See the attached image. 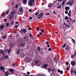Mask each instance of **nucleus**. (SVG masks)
Segmentation results:
<instances>
[{
    "mask_svg": "<svg viewBox=\"0 0 76 76\" xmlns=\"http://www.w3.org/2000/svg\"><path fill=\"white\" fill-rule=\"evenodd\" d=\"M23 13V8H20L19 9V11L18 13L19 15H22Z\"/></svg>",
    "mask_w": 76,
    "mask_h": 76,
    "instance_id": "nucleus-1",
    "label": "nucleus"
},
{
    "mask_svg": "<svg viewBox=\"0 0 76 76\" xmlns=\"http://www.w3.org/2000/svg\"><path fill=\"white\" fill-rule=\"evenodd\" d=\"M68 5H70V6H72L73 4V0H71L69 1L68 3H67Z\"/></svg>",
    "mask_w": 76,
    "mask_h": 76,
    "instance_id": "nucleus-2",
    "label": "nucleus"
},
{
    "mask_svg": "<svg viewBox=\"0 0 76 76\" xmlns=\"http://www.w3.org/2000/svg\"><path fill=\"white\" fill-rule=\"evenodd\" d=\"M44 14V13H41L40 14H39L38 15V19H40V18H42L43 16V15Z\"/></svg>",
    "mask_w": 76,
    "mask_h": 76,
    "instance_id": "nucleus-3",
    "label": "nucleus"
},
{
    "mask_svg": "<svg viewBox=\"0 0 76 76\" xmlns=\"http://www.w3.org/2000/svg\"><path fill=\"white\" fill-rule=\"evenodd\" d=\"M26 31L27 30L25 29H22L20 31V32L21 33H24V34H26Z\"/></svg>",
    "mask_w": 76,
    "mask_h": 76,
    "instance_id": "nucleus-4",
    "label": "nucleus"
},
{
    "mask_svg": "<svg viewBox=\"0 0 76 76\" xmlns=\"http://www.w3.org/2000/svg\"><path fill=\"white\" fill-rule=\"evenodd\" d=\"M25 42H22L20 43V45L21 47H23L25 46Z\"/></svg>",
    "mask_w": 76,
    "mask_h": 76,
    "instance_id": "nucleus-5",
    "label": "nucleus"
},
{
    "mask_svg": "<svg viewBox=\"0 0 76 76\" xmlns=\"http://www.w3.org/2000/svg\"><path fill=\"white\" fill-rule=\"evenodd\" d=\"M71 20H73L71 18H70L69 19H68V20H67V22H68V23H69V25H70L71 24Z\"/></svg>",
    "mask_w": 76,
    "mask_h": 76,
    "instance_id": "nucleus-6",
    "label": "nucleus"
},
{
    "mask_svg": "<svg viewBox=\"0 0 76 76\" xmlns=\"http://www.w3.org/2000/svg\"><path fill=\"white\" fill-rule=\"evenodd\" d=\"M23 39L25 41L28 42V41H29V39H28V37H23Z\"/></svg>",
    "mask_w": 76,
    "mask_h": 76,
    "instance_id": "nucleus-7",
    "label": "nucleus"
},
{
    "mask_svg": "<svg viewBox=\"0 0 76 76\" xmlns=\"http://www.w3.org/2000/svg\"><path fill=\"white\" fill-rule=\"evenodd\" d=\"M0 69L1 70H2L3 72H5V71L4 70L5 69V68H4V66H1Z\"/></svg>",
    "mask_w": 76,
    "mask_h": 76,
    "instance_id": "nucleus-8",
    "label": "nucleus"
},
{
    "mask_svg": "<svg viewBox=\"0 0 76 76\" xmlns=\"http://www.w3.org/2000/svg\"><path fill=\"white\" fill-rule=\"evenodd\" d=\"M48 71L50 73H53L54 72V70L53 69H51L50 68L48 69Z\"/></svg>",
    "mask_w": 76,
    "mask_h": 76,
    "instance_id": "nucleus-9",
    "label": "nucleus"
},
{
    "mask_svg": "<svg viewBox=\"0 0 76 76\" xmlns=\"http://www.w3.org/2000/svg\"><path fill=\"white\" fill-rule=\"evenodd\" d=\"M20 49H18L16 51V54L17 55H18L19 54V53H20Z\"/></svg>",
    "mask_w": 76,
    "mask_h": 76,
    "instance_id": "nucleus-10",
    "label": "nucleus"
},
{
    "mask_svg": "<svg viewBox=\"0 0 76 76\" xmlns=\"http://www.w3.org/2000/svg\"><path fill=\"white\" fill-rule=\"evenodd\" d=\"M4 26L3 25H2L0 27V31H3V30H2V29L3 28H4Z\"/></svg>",
    "mask_w": 76,
    "mask_h": 76,
    "instance_id": "nucleus-11",
    "label": "nucleus"
},
{
    "mask_svg": "<svg viewBox=\"0 0 76 76\" xmlns=\"http://www.w3.org/2000/svg\"><path fill=\"white\" fill-rule=\"evenodd\" d=\"M22 2L24 4H26L27 3V0H23Z\"/></svg>",
    "mask_w": 76,
    "mask_h": 76,
    "instance_id": "nucleus-12",
    "label": "nucleus"
},
{
    "mask_svg": "<svg viewBox=\"0 0 76 76\" xmlns=\"http://www.w3.org/2000/svg\"><path fill=\"white\" fill-rule=\"evenodd\" d=\"M33 4V3H32V1H29V3H28V4L29 6H31L32 4Z\"/></svg>",
    "mask_w": 76,
    "mask_h": 76,
    "instance_id": "nucleus-13",
    "label": "nucleus"
},
{
    "mask_svg": "<svg viewBox=\"0 0 76 76\" xmlns=\"http://www.w3.org/2000/svg\"><path fill=\"white\" fill-rule=\"evenodd\" d=\"M72 13V11L71 10H69V12L68 14V15L69 16V17H71V14Z\"/></svg>",
    "mask_w": 76,
    "mask_h": 76,
    "instance_id": "nucleus-14",
    "label": "nucleus"
},
{
    "mask_svg": "<svg viewBox=\"0 0 76 76\" xmlns=\"http://www.w3.org/2000/svg\"><path fill=\"white\" fill-rule=\"evenodd\" d=\"M75 64H76V63L75 62L73 61H72L71 62V64H72V66H75Z\"/></svg>",
    "mask_w": 76,
    "mask_h": 76,
    "instance_id": "nucleus-15",
    "label": "nucleus"
},
{
    "mask_svg": "<svg viewBox=\"0 0 76 76\" xmlns=\"http://www.w3.org/2000/svg\"><path fill=\"white\" fill-rule=\"evenodd\" d=\"M0 51L2 54H4V51L3 50L1 49Z\"/></svg>",
    "mask_w": 76,
    "mask_h": 76,
    "instance_id": "nucleus-16",
    "label": "nucleus"
},
{
    "mask_svg": "<svg viewBox=\"0 0 76 76\" xmlns=\"http://www.w3.org/2000/svg\"><path fill=\"white\" fill-rule=\"evenodd\" d=\"M58 73H60V74H63V71H60V70L59 69H58Z\"/></svg>",
    "mask_w": 76,
    "mask_h": 76,
    "instance_id": "nucleus-17",
    "label": "nucleus"
},
{
    "mask_svg": "<svg viewBox=\"0 0 76 76\" xmlns=\"http://www.w3.org/2000/svg\"><path fill=\"white\" fill-rule=\"evenodd\" d=\"M29 37H31V39H34V37L33 35L31 34H29Z\"/></svg>",
    "mask_w": 76,
    "mask_h": 76,
    "instance_id": "nucleus-18",
    "label": "nucleus"
},
{
    "mask_svg": "<svg viewBox=\"0 0 76 76\" xmlns=\"http://www.w3.org/2000/svg\"><path fill=\"white\" fill-rule=\"evenodd\" d=\"M52 4L50 3V4H49L48 5V7H49V8H50V7H51V6H52Z\"/></svg>",
    "mask_w": 76,
    "mask_h": 76,
    "instance_id": "nucleus-19",
    "label": "nucleus"
},
{
    "mask_svg": "<svg viewBox=\"0 0 76 76\" xmlns=\"http://www.w3.org/2000/svg\"><path fill=\"white\" fill-rule=\"evenodd\" d=\"M5 75L6 76H8L9 75V72L7 71L5 72Z\"/></svg>",
    "mask_w": 76,
    "mask_h": 76,
    "instance_id": "nucleus-20",
    "label": "nucleus"
},
{
    "mask_svg": "<svg viewBox=\"0 0 76 76\" xmlns=\"http://www.w3.org/2000/svg\"><path fill=\"white\" fill-rule=\"evenodd\" d=\"M65 3H66V2L65 1V0H64L62 3V6H64V4H65Z\"/></svg>",
    "mask_w": 76,
    "mask_h": 76,
    "instance_id": "nucleus-21",
    "label": "nucleus"
},
{
    "mask_svg": "<svg viewBox=\"0 0 76 76\" xmlns=\"http://www.w3.org/2000/svg\"><path fill=\"white\" fill-rule=\"evenodd\" d=\"M13 17V14H12L10 16V19L12 18Z\"/></svg>",
    "mask_w": 76,
    "mask_h": 76,
    "instance_id": "nucleus-22",
    "label": "nucleus"
},
{
    "mask_svg": "<svg viewBox=\"0 0 76 76\" xmlns=\"http://www.w3.org/2000/svg\"><path fill=\"white\" fill-rule=\"evenodd\" d=\"M69 10V7L68 6H66L65 7V10Z\"/></svg>",
    "mask_w": 76,
    "mask_h": 76,
    "instance_id": "nucleus-23",
    "label": "nucleus"
},
{
    "mask_svg": "<svg viewBox=\"0 0 76 76\" xmlns=\"http://www.w3.org/2000/svg\"><path fill=\"white\" fill-rule=\"evenodd\" d=\"M47 66H48V65L47 64H45L43 65V67L44 68H46V67H47Z\"/></svg>",
    "mask_w": 76,
    "mask_h": 76,
    "instance_id": "nucleus-24",
    "label": "nucleus"
},
{
    "mask_svg": "<svg viewBox=\"0 0 76 76\" xmlns=\"http://www.w3.org/2000/svg\"><path fill=\"white\" fill-rule=\"evenodd\" d=\"M10 72H15V71L13 69H10Z\"/></svg>",
    "mask_w": 76,
    "mask_h": 76,
    "instance_id": "nucleus-25",
    "label": "nucleus"
},
{
    "mask_svg": "<svg viewBox=\"0 0 76 76\" xmlns=\"http://www.w3.org/2000/svg\"><path fill=\"white\" fill-rule=\"evenodd\" d=\"M70 38L72 39V42H73V43H75V39H73V38H72L71 37Z\"/></svg>",
    "mask_w": 76,
    "mask_h": 76,
    "instance_id": "nucleus-26",
    "label": "nucleus"
},
{
    "mask_svg": "<svg viewBox=\"0 0 76 76\" xmlns=\"http://www.w3.org/2000/svg\"><path fill=\"white\" fill-rule=\"evenodd\" d=\"M69 17H67V16H66L65 17V20H67V19H69Z\"/></svg>",
    "mask_w": 76,
    "mask_h": 76,
    "instance_id": "nucleus-27",
    "label": "nucleus"
},
{
    "mask_svg": "<svg viewBox=\"0 0 76 76\" xmlns=\"http://www.w3.org/2000/svg\"><path fill=\"white\" fill-rule=\"evenodd\" d=\"M73 69H72L71 71V75H73Z\"/></svg>",
    "mask_w": 76,
    "mask_h": 76,
    "instance_id": "nucleus-28",
    "label": "nucleus"
},
{
    "mask_svg": "<svg viewBox=\"0 0 76 76\" xmlns=\"http://www.w3.org/2000/svg\"><path fill=\"white\" fill-rule=\"evenodd\" d=\"M11 50V49H10L7 52V53L8 54H9L10 53V51Z\"/></svg>",
    "mask_w": 76,
    "mask_h": 76,
    "instance_id": "nucleus-29",
    "label": "nucleus"
},
{
    "mask_svg": "<svg viewBox=\"0 0 76 76\" xmlns=\"http://www.w3.org/2000/svg\"><path fill=\"white\" fill-rule=\"evenodd\" d=\"M41 32L42 33H44V30L42 28L41 30Z\"/></svg>",
    "mask_w": 76,
    "mask_h": 76,
    "instance_id": "nucleus-30",
    "label": "nucleus"
},
{
    "mask_svg": "<svg viewBox=\"0 0 76 76\" xmlns=\"http://www.w3.org/2000/svg\"><path fill=\"white\" fill-rule=\"evenodd\" d=\"M6 38V36H4L2 37V38H3V39H5Z\"/></svg>",
    "mask_w": 76,
    "mask_h": 76,
    "instance_id": "nucleus-31",
    "label": "nucleus"
},
{
    "mask_svg": "<svg viewBox=\"0 0 76 76\" xmlns=\"http://www.w3.org/2000/svg\"><path fill=\"white\" fill-rule=\"evenodd\" d=\"M11 24L12 25H13V24H14V21H12L11 22Z\"/></svg>",
    "mask_w": 76,
    "mask_h": 76,
    "instance_id": "nucleus-32",
    "label": "nucleus"
},
{
    "mask_svg": "<svg viewBox=\"0 0 76 76\" xmlns=\"http://www.w3.org/2000/svg\"><path fill=\"white\" fill-rule=\"evenodd\" d=\"M57 8V9H60V8H61V5H60L59 6H58Z\"/></svg>",
    "mask_w": 76,
    "mask_h": 76,
    "instance_id": "nucleus-33",
    "label": "nucleus"
},
{
    "mask_svg": "<svg viewBox=\"0 0 76 76\" xmlns=\"http://www.w3.org/2000/svg\"><path fill=\"white\" fill-rule=\"evenodd\" d=\"M9 11L8 10L6 12V13L7 15H8L9 14Z\"/></svg>",
    "mask_w": 76,
    "mask_h": 76,
    "instance_id": "nucleus-34",
    "label": "nucleus"
},
{
    "mask_svg": "<svg viewBox=\"0 0 76 76\" xmlns=\"http://www.w3.org/2000/svg\"><path fill=\"white\" fill-rule=\"evenodd\" d=\"M16 12H15V11H14V12H12V14L13 15V14H15Z\"/></svg>",
    "mask_w": 76,
    "mask_h": 76,
    "instance_id": "nucleus-35",
    "label": "nucleus"
},
{
    "mask_svg": "<svg viewBox=\"0 0 76 76\" xmlns=\"http://www.w3.org/2000/svg\"><path fill=\"white\" fill-rule=\"evenodd\" d=\"M38 15V12H37L35 14V15H36V16H37Z\"/></svg>",
    "mask_w": 76,
    "mask_h": 76,
    "instance_id": "nucleus-36",
    "label": "nucleus"
},
{
    "mask_svg": "<svg viewBox=\"0 0 76 76\" xmlns=\"http://www.w3.org/2000/svg\"><path fill=\"white\" fill-rule=\"evenodd\" d=\"M67 37V36H66V35H65L64 36V38H65V39H67V37Z\"/></svg>",
    "mask_w": 76,
    "mask_h": 76,
    "instance_id": "nucleus-37",
    "label": "nucleus"
},
{
    "mask_svg": "<svg viewBox=\"0 0 76 76\" xmlns=\"http://www.w3.org/2000/svg\"><path fill=\"white\" fill-rule=\"evenodd\" d=\"M18 4H17L15 7V8L17 9V8H18Z\"/></svg>",
    "mask_w": 76,
    "mask_h": 76,
    "instance_id": "nucleus-38",
    "label": "nucleus"
},
{
    "mask_svg": "<svg viewBox=\"0 0 76 76\" xmlns=\"http://www.w3.org/2000/svg\"><path fill=\"white\" fill-rule=\"evenodd\" d=\"M36 30L37 31H39V28H38V27H37L36 28Z\"/></svg>",
    "mask_w": 76,
    "mask_h": 76,
    "instance_id": "nucleus-39",
    "label": "nucleus"
},
{
    "mask_svg": "<svg viewBox=\"0 0 76 76\" xmlns=\"http://www.w3.org/2000/svg\"><path fill=\"white\" fill-rule=\"evenodd\" d=\"M66 46V44H64L63 47V48H64Z\"/></svg>",
    "mask_w": 76,
    "mask_h": 76,
    "instance_id": "nucleus-40",
    "label": "nucleus"
},
{
    "mask_svg": "<svg viewBox=\"0 0 76 76\" xmlns=\"http://www.w3.org/2000/svg\"><path fill=\"white\" fill-rule=\"evenodd\" d=\"M5 59H7V58H8V56L7 55H6L5 57Z\"/></svg>",
    "mask_w": 76,
    "mask_h": 76,
    "instance_id": "nucleus-41",
    "label": "nucleus"
},
{
    "mask_svg": "<svg viewBox=\"0 0 76 76\" xmlns=\"http://www.w3.org/2000/svg\"><path fill=\"white\" fill-rule=\"evenodd\" d=\"M27 42L29 44H31V41L30 40H29V41H28V42Z\"/></svg>",
    "mask_w": 76,
    "mask_h": 76,
    "instance_id": "nucleus-42",
    "label": "nucleus"
},
{
    "mask_svg": "<svg viewBox=\"0 0 76 76\" xmlns=\"http://www.w3.org/2000/svg\"><path fill=\"white\" fill-rule=\"evenodd\" d=\"M66 51H69V49L68 48H66Z\"/></svg>",
    "mask_w": 76,
    "mask_h": 76,
    "instance_id": "nucleus-43",
    "label": "nucleus"
},
{
    "mask_svg": "<svg viewBox=\"0 0 76 76\" xmlns=\"http://www.w3.org/2000/svg\"><path fill=\"white\" fill-rule=\"evenodd\" d=\"M71 57L72 58H74V55H72L71 56Z\"/></svg>",
    "mask_w": 76,
    "mask_h": 76,
    "instance_id": "nucleus-44",
    "label": "nucleus"
},
{
    "mask_svg": "<svg viewBox=\"0 0 76 76\" xmlns=\"http://www.w3.org/2000/svg\"><path fill=\"white\" fill-rule=\"evenodd\" d=\"M35 63H36V64H37V63H39V61H35Z\"/></svg>",
    "mask_w": 76,
    "mask_h": 76,
    "instance_id": "nucleus-45",
    "label": "nucleus"
},
{
    "mask_svg": "<svg viewBox=\"0 0 76 76\" xmlns=\"http://www.w3.org/2000/svg\"><path fill=\"white\" fill-rule=\"evenodd\" d=\"M9 25V23H6V26H8Z\"/></svg>",
    "mask_w": 76,
    "mask_h": 76,
    "instance_id": "nucleus-46",
    "label": "nucleus"
},
{
    "mask_svg": "<svg viewBox=\"0 0 76 76\" xmlns=\"http://www.w3.org/2000/svg\"><path fill=\"white\" fill-rule=\"evenodd\" d=\"M48 50L49 51H51V48H49L48 49Z\"/></svg>",
    "mask_w": 76,
    "mask_h": 76,
    "instance_id": "nucleus-47",
    "label": "nucleus"
},
{
    "mask_svg": "<svg viewBox=\"0 0 76 76\" xmlns=\"http://www.w3.org/2000/svg\"><path fill=\"white\" fill-rule=\"evenodd\" d=\"M10 48H12V47H13V45H12V44H11L10 45Z\"/></svg>",
    "mask_w": 76,
    "mask_h": 76,
    "instance_id": "nucleus-48",
    "label": "nucleus"
},
{
    "mask_svg": "<svg viewBox=\"0 0 76 76\" xmlns=\"http://www.w3.org/2000/svg\"><path fill=\"white\" fill-rule=\"evenodd\" d=\"M46 44L48 45V44H49V42H46Z\"/></svg>",
    "mask_w": 76,
    "mask_h": 76,
    "instance_id": "nucleus-49",
    "label": "nucleus"
},
{
    "mask_svg": "<svg viewBox=\"0 0 76 76\" xmlns=\"http://www.w3.org/2000/svg\"><path fill=\"white\" fill-rule=\"evenodd\" d=\"M65 13L66 14H68V11H65Z\"/></svg>",
    "mask_w": 76,
    "mask_h": 76,
    "instance_id": "nucleus-50",
    "label": "nucleus"
},
{
    "mask_svg": "<svg viewBox=\"0 0 76 76\" xmlns=\"http://www.w3.org/2000/svg\"><path fill=\"white\" fill-rule=\"evenodd\" d=\"M30 1H32V2H34L35 1L34 0H30Z\"/></svg>",
    "mask_w": 76,
    "mask_h": 76,
    "instance_id": "nucleus-51",
    "label": "nucleus"
},
{
    "mask_svg": "<svg viewBox=\"0 0 76 76\" xmlns=\"http://www.w3.org/2000/svg\"><path fill=\"white\" fill-rule=\"evenodd\" d=\"M19 26H17L14 27L15 28H18Z\"/></svg>",
    "mask_w": 76,
    "mask_h": 76,
    "instance_id": "nucleus-52",
    "label": "nucleus"
},
{
    "mask_svg": "<svg viewBox=\"0 0 76 76\" xmlns=\"http://www.w3.org/2000/svg\"><path fill=\"white\" fill-rule=\"evenodd\" d=\"M39 76H43V74H39Z\"/></svg>",
    "mask_w": 76,
    "mask_h": 76,
    "instance_id": "nucleus-53",
    "label": "nucleus"
},
{
    "mask_svg": "<svg viewBox=\"0 0 76 76\" xmlns=\"http://www.w3.org/2000/svg\"><path fill=\"white\" fill-rule=\"evenodd\" d=\"M53 13L54 14V15H56V13L55 12V11H53Z\"/></svg>",
    "mask_w": 76,
    "mask_h": 76,
    "instance_id": "nucleus-54",
    "label": "nucleus"
},
{
    "mask_svg": "<svg viewBox=\"0 0 76 76\" xmlns=\"http://www.w3.org/2000/svg\"><path fill=\"white\" fill-rule=\"evenodd\" d=\"M74 73H75V75H76V70H75L74 71Z\"/></svg>",
    "mask_w": 76,
    "mask_h": 76,
    "instance_id": "nucleus-55",
    "label": "nucleus"
},
{
    "mask_svg": "<svg viewBox=\"0 0 76 76\" xmlns=\"http://www.w3.org/2000/svg\"><path fill=\"white\" fill-rule=\"evenodd\" d=\"M38 50L39 51H40V48H38Z\"/></svg>",
    "mask_w": 76,
    "mask_h": 76,
    "instance_id": "nucleus-56",
    "label": "nucleus"
},
{
    "mask_svg": "<svg viewBox=\"0 0 76 76\" xmlns=\"http://www.w3.org/2000/svg\"><path fill=\"white\" fill-rule=\"evenodd\" d=\"M3 58H4V57H5V54H4V55H3Z\"/></svg>",
    "mask_w": 76,
    "mask_h": 76,
    "instance_id": "nucleus-57",
    "label": "nucleus"
},
{
    "mask_svg": "<svg viewBox=\"0 0 76 76\" xmlns=\"http://www.w3.org/2000/svg\"><path fill=\"white\" fill-rule=\"evenodd\" d=\"M29 19L30 20H31V19H32V17H30Z\"/></svg>",
    "mask_w": 76,
    "mask_h": 76,
    "instance_id": "nucleus-58",
    "label": "nucleus"
},
{
    "mask_svg": "<svg viewBox=\"0 0 76 76\" xmlns=\"http://www.w3.org/2000/svg\"><path fill=\"white\" fill-rule=\"evenodd\" d=\"M39 35H42V33L41 32H39Z\"/></svg>",
    "mask_w": 76,
    "mask_h": 76,
    "instance_id": "nucleus-59",
    "label": "nucleus"
},
{
    "mask_svg": "<svg viewBox=\"0 0 76 76\" xmlns=\"http://www.w3.org/2000/svg\"><path fill=\"white\" fill-rule=\"evenodd\" d=\"M63 1V0H58V1H60V2H61Z\"/></svg>",
    "mask_w": 76,
    "mask_h": 76,
    "instance_id": "nucleus-60",
    "label": "nucleus"
},
{
    "mask_svg": "<svg viewBox=\"0 0 76 76\" xmlns=\"http://www.w3.org/2000/svg\"><path fill=\"white\" fill-rule=\"evenodd\" d=\"M4 22H7V19H4Z\"/></svg>",
    "mask_w": 76,
    "mask_h": 76,
    "instance_id": "nucleus-61",
    "label": "nucleus"
},
{
    "mask_svg": "<svg viewBox=\"0 0 76 76\" xmlns=\"http://www.w3.org/2000/svg\"><path fill=\"white\" fill-rule=\"evenodd\" d=\"M50 47V45H47V47H48V48H49Z\"/></svg>",
    "mask_w": 76,
    "mask_h": 76,
    "instance_id": "nucleus-62",
    "label": "nucleus"
},
{
    "mask_svg": "<svg viewBox=\"0 0 76 76\" xmlns=\"http://www.w3.org/2000/svg\"><path fill=\"white\" fill-rule=\"evenodd\" d=\"M28 30H29V31L31 30V28L30 27L28 28Z\"/></svg>",
    "mask_w": 76,
    "mask_h": 76,
    "instance_id": "nucleus-63",
    "label": "nucleus"
},
{
    "mask_svg": "<svg viewBox=\"0 0 76 76\" xmlns=\"http://www.w3.org/2000/svg\"><path fill=\"white\" fill-rule=\"evenodd\" d=\"M31 11H32V10L31 9H30L29 10V11L30 12H31Z\"/></svg>",
    "mask_w": 76,
    "mask_h": 76,
    "instance_id": "nucleus-64",
    "label": "nucleus"
}]
</instances>
